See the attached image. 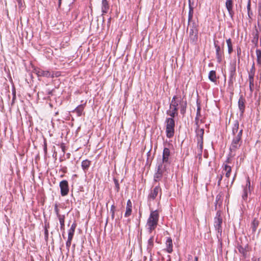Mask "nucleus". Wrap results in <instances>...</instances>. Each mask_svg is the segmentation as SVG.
Listing matches in <instances>:
<instances>
[{
  "label": "nucleus",
  "instance_id": "1",
  "mask_svg": "<svg viewBox=\"0 0 261 261\" xmlns=\"http://www.w3.org/2000/svg\"><path fill=\"white\" fill-rule=\"evenodd\" d=\"M187 102L184 101L180 97L174 96L170 103L169 109L167 111V114L171 117H174L178 115V109H180L181 114H184L186 112Z\"/></svg>",
  "mask_w": 261,
  "mask_h": 261
},
{
  "label": "nucleus",
  "instance_id": "2",
  "mask_svg": "<svg viewBox=\"0 0 261 261\" xmlns=\"http://www.w3.org/2000/svg\"><path fill=\"white\" fill-rule=\"evenodd\" d=\"M159 215L157 211L152 212L147 220L146 227L149 233L155 229L159 221Z\"/></svg>",
  "mask_w": 261,
  "mask_h": 261
},
{
  "label": "nucleus",
  "instance_id": "3",
  "mask_svg": "<svg viewBox=\"0 0 261 261\" xmlns=\"http://www.w3.org/2000/svg\"><path fill=\"white\" fill-rule=\"evenodd\" d=\"M187 32L189 34V40L190 43L193 45L197 44L198 40V29L196 24L192 23V24H189L187 28Z\"/></svg>",
  "mask_w": 261,
  "mask_h": 261
},
{
  "label": "nucleus",
  "instance_id": "4",
  "mask_svg": "<svg viewBox=\"0 0 261 261\" xmlns=\"http://www.w3.org/2000/svg\"><path fill=\"white\" fill-rule=\"evenodd\" d=\"M172 118H168L166 119V133L167 138H170L172 137L174 134V126L175 122L174 120Z\"/></svg>",
  "mask_w": 261,
  "mask_h": 261
},
{
  "label": "nucleus",
  "instance_id": "5",
  "mask_svg": "<svg viewBox=\"0 0 261 261\" xmlns=\"http://www.w3.org/2000/svg\"><path fill=\"white\" fill-rule=\"evenodd\" d=\"M242 132L243 130L240 129L238 135L236 136H234L233 138L231 146L230 147V149L231 151H235L236 149L240 147L241 144V137L242 135Z\"/></svg>",
  "mask_w": 261,
  "mask_h": 261
},
{
  "label": "nucleus",
  "instance_id": "6",
  "mask_svg": "<svg viewBox=\"0 0 261 261\" xmlns=\"http://www.w3.org/2000/svg\"><path fill=\"white\" fill-rule=\"evenodd\" d=\"M203 134V129H200L197 132V148L200 153H201L202 152Z\"/></svg>",
  "mask_w": 261,
  "mask_h": 261
},
{
  "label": "nucleus",
  "instance_id": "7",
  "mask_svg": "<svg viewBox=\"0 0 261 261\" xmlns=\"http://www.w3.org/2000/svg\"><path fill=\"white\" fill-rule=\"evenodd\" d=\"M255 66L253 63L252 67L249 72V88L251 92L254 89V75L255 73Z\"/></svg>",
  "mask_w": 261,
  "mask_h": 261
},
{
  "label": "nucleus",
  "instance_id": "8",
  "mask_svg": "<svg viewBox=\"0 0 261 261\" xmlns=\"http://www.w3.org/2000/svg\"><path fill=\"white\" fill-rule=\"evenodd\" d=\"M170 154V150L167 148H165L163 152L162 160L158 164H162L163 166L166 165V167L169 165L168 160Z\"/></svg>",
  "mask_w": 261,
  "mask_h": 261
},
{
  "label": "nucleus",
  "instance_id": "9",
  "mask_svg": "<svg viewBox=\"0 0 261 261\" xmlns=\"http://www.w3.org/2000/svg\"><path fill=\"white\" fill-rule=\"evenodd\" d=\"M166 171V165L163 166L162 164H158V171L154 175V180L158 181L164 174V172Z\"/></svg>",
  "mask_w": 261,
  "mask_h": 261
},
{
  "label": "nucleus",
  "instance_id": "10",
  "mask_svg": "<svg viewBox=\"0 0 261 261\" xmlns=\"http://www.w3.org/2000/svg\"><path fill=\"white\" fill-rule=\"evenodd\" d=\"M60 188L61 189V194L64 196L68 194L69 192V187L68 181L66 180H62L60 183Z\"/></svg>",
  "mask_w": 261,
  "mask_h": 261
},
{
  "label": "nucleus",
  "instance_id": "11",
  "mask_svg": "<svg viewBox=\"0 0 261 261\" xmlns=\"http://www.w3.org/2000/svg\"><path fill=\"white\" fill-rule=\"evenodd\" d=\"M222 223V219L221 217L220 213L219 212H217L216 216L215 218L214 226L219 232L221 231Z\"/></svg>",
  "mask_w": 261,
  "mask_h": 261
},
{
  "label": "nucleus",
  "instance_id": "12",
  "mask_svg": "<svg viewBox=\"0 0 261 261\" xmlns=\"http://www.w3.org/2000/svg\"><path fill=\"white\" fill-rule=\"evenodd\" d=\"M159 193L161 195V189L159 186H156L152 191H151L149 195L150 198L155 199Z\"/></svg>",
  "mask_w": 261,
  "mask_h": 261
},
{
  "label": "nucleus",
  "instance_id": "13",
  "mask_svg": "<svg viewBox=\"0 0 261 261\" xmlns=\"http://www.w3.org/2000/svg\"><path fill=\"white\" fill-rule=\"evenodd\" d=\"M225 6L230 16H232L233 15V0H226L225 3Z\"/></svg>",
  "mask_w": 261,
  "mask_h": 261
},
{
  "label": "nucleus",
  "instance_id": "14",
  "mask_svg": "<svg viewBox=\"0 0 261 261\" xmlns=\"http://www.w3.org/2000/svg\"><path fill=\"white\" fill-rule=\"evenodd\" d=\"M250 182L249 178H247L246 185L244 189V194L242 195V198L244 200H246L248 196V193L250 192Z\"/></svg>",
  "mask_w": 261,
  "mask_h": 261
},
{
  "label": "nucleus",
  "instance_id": "15",
  "mask_svg": "<svg viewBox=\"0 0 261 261\" xmlns=\"http://www.w3.org/2000/svg\"><path fill=\"white\" fill-rule=\"evenodd\" d=\"M214 45L216 51V56L218 62H220L222 60V52L221 50L220 46H219L216 42H214Z\"/></svg>",
  "mask_w": 261,
  "mask_h": 261
},
{
  "label": "nucleus",
  "instance_id": "16",
  "mask_svg": "<svg viewBox=\"0 0 261 261\" xmlns=\"http://www.w3.org/2000/svg\"><path fill=\"white\" fill-rule=\"evenodd\" d=\"M36 73L39 76H45L47 77H49L51 75V72L49 71H45L42 69H38L36 70Z\"/></svg>",
  "mask_w": 261,
  "mask_h": 261
},
{
  "label": "nucleus",
  "instance_id": "17",
  "mask_svg": "<svg viewBox=\"0 0 261 261\" xmlns=\"http://www.w3.org/2000/svg\"><path fill=\"white\" fill-rule=\"evenodd\" d=\"M231 172V167L225 165L223 168L222 174H225V177L227 178H229L230 176V173Z\"/></svg>",
  "mask_w": 261,
  "mask_h": 261
},
{
  "label": "nucleus",
  "instance_id": "18",
  "mask_svg": "<svg viewBox=\"0 0 261 261\" xmlns=\"http://www.w3.org/2000/svg\"><path fill=\"white\" fill-rule=\"evenodd\" d=\"M75 227L76 224L75 223H73L71 225V227L68 231V239H72L75 231Z\"/></svg>",
  "mask_w": 261,
  "mask_h": 261
},
{
  "label": "nucleus",
  "instance_id": "19",
  "mask_svg": "<svg viewBox=\"0 0 261 261\" xmlns=\"http://www.w3.org/2000/svg\"><path fill=\"white\" fill-rule=\"evenodd\" d=\"M167 250L168 253L172 251V242L170 238H168L166 242Z\"/></svg>",
  "mask_w": 261,
  "mask_h": 261
},
{
  "label": "nucleus",
  "instance_id": "20",
  "mask_svg": "<svg viewBox=\"0 0 261 261\" xmlns=\"http://www.w3.org/2000/svg\"><path fill=\"white\" fill-rule=\"evenodd\" d=\"M244 102H245L244 99L242 97H241L239 98V100L238 101V105H239V108L240 111H241L242 113H243V112L244 111V109H245Z\"/></svg>",
  "mask_w": 261,
  "mask_h": 261
},
{
  "label": "nucleus",
  "instance_id": "21",
  "mask_svg": "<svg viewBox=\"0 0 261 261\" xmlns=\"http://www.w3.org/2000/svg\"><path fill=\"white\" fill-rule=\"evenodd\" d=\"M208 79L212 82H215L217 80L216 73L214 70H211L208 74Z\"/></svg>",
  "mask_w": 261,
  "mask_h": 261
},
{
  "label": "nucleus",
  "instance_id": "22",
  "mask_svg": "<svg viewBox=\"0 0 261 261\" xmlns=\"http://www.w3.org/2000/svg\"><path fill=\"white\" fill-rule=\"evenodd\" d=\"M239 122L238 121H236L234 123V126L232 128V133L234 136H237L238 135V134L239 133L240 130H239Z\"/></svg>",
  "mask_w": 261,
  "mask_h": 261
},
{
  "label": "nucleus",
  "instance_id": "23",
  "mask_svg": "<svg viewBox=\"0 0 261 261\" xmlns=\"http://www.w3.org/2000/svg\"><path fill=\"white\" fill-rule=\"evenodd\" d=\"M101 9L103 13L107 12L109 9V5L107 0H102Z\"/></svg>",
  "mask_w": 261,
  "mask_h": 261
},
{
  "label": "nucleus",
  "instance_id": "24",
  "mask_svg": "<svg viewBox=\"0 0 261 261\" xmlns=\"http://www.w3.org/2000/svg\"><path fill=\"white\" fill-rule=\"evenodd\" d=\"M91 164V162L88 160H84L82 163V167L83 170H87Z\"/></svg>",
  "mask_w": 261,
  "mask_h": 261
},
{
  "label": "nucleus",
  "instance_id": "25",
  "mask_svg": "<svg viewBox=\"0 0 261 261\" xmlns=\"http://www.w3.org/2000/svg\"><path fill=\"white\" fill-rule=\"evenodd\" d=\"M226 43L228 47V52L229 54H231L232 52V44L231 42V40L230 38H229L226 40Z\"/></svg>",
  "mask_w": 261,
  "mask_h": 261
},
{
  "label": "nucleus",
  "instance_id": "26",
  "mask_svg": "<svg viewBox=\"0 0 261 261\" xmlns=\"http://www.w3.org/2000/svg\"><path fill=\"white\" fill-rule=\"evenodd\" d=\"M259 222L256 219H254L251 223V227L252 229V231L255 232L256 230V228L258 225Z\"/></svg>",
  "mask_w": 261,
  "mask_h": 261
},
{
  "label": "nucleus",
  "instance_id": "27",
  "mask_svg": "<svg viewBox=\"0 0 261 261\" xmlns=\"http://www.w3.org/2000/svg\"><path fill=\"white\" fill-rule=\"evenodd\" d=\"M58 219L59 220V222L61 225V229H63L64 228V220L65 216L64 215H59Z\"/></svg>",
  "mask_w": 261,
  "mask_h": 261
},
{
  "label": "nucleus",
  "instance_id": "28",
  "mask_svg": "<svg viewBox=\"0 0 261 261\" xmlns=\"http://www.w3.org/2000/svg\"><path fill=\"white\" fill-rule=\"evenodd\" d=\"M256 54L257 56V64L259 65H261V50L259 49H257L256 50Z\"/></svg>",
  "mask_w": 261,
  "mask_h": 261
},
{
  "label": "nucleus",
  "instance_id": "29",
  "mask_svg": "<svg viewBox=\"0 0 261 261\" xmlns=\"http://www.w3.org/2000/svg\"><path fill=\"white\" fill-rule=\"evenodd\" d=\"M154 238L151 237L148 241V249H151L153 246Z\"/></svg>",
  "mask_w": 261,
  "mask_h": 261
},
{
  "label": "nucleus",
  "instance_id": "30",
  "mask_svg": "<svg viewBox=\"0 0 261 261\" xmlns=\"http://www.w3.org/2000/svg\"><path fill=\"white\" fill-rule=\"evenodd\" d=\"M84 106L83 105L79 106L75 109V111L77 113L79 116L81 115L82 111H83Z\"/></svg>",
  "mask_w": 261,
  "mask_h": 261
},
{
  "label": "nucleus",
  "instance_id": "31",
  "mask_svg": "<svg viewBox=\"0 0 261 261\" xmlns=\"http://www.w3.org/2000/svg\"><path fill=\"white\" fill-rule=\"evenodd\" d=\"M193 10L192 8H190V10L189 12V17H188V24H191V21L193 18Z\"/></svg>",
  "mask_w": 261,
  "mask_h": 261
},
{
  "label": "nucleus",
  "instance_id": "32",
  "mask_svg": "<svg viewBox=\"0 0 261 261\" xmlns=\"http://www.w3.org/2000/svg\"><path fill=\"white\" fill-rule=\"evenodd\" d=\"M132 213V207H129L128 206H126V212L125 213V217H127L131 215Z\"/></svg>",
  "mask_w": 261,
  "mask_h": 261
},
{
  "label": "nucleus",
  "instance_id": "33",
  "mask_svg": "<svg viewBox=\"0 0 261 261\" xmlns=\"http://www.w3.org/2000/svg\"><path fill=\"white\" fill-rule=\"evenodd\" d=\"M60 75L59 72H51L50 77H58Z\"/></svg>",
  "mask_w": 261,
  "mask_h": 261
},
{
  "label": "nucleus",
  "instance_id": "34",
  "mask_svg": "<svg viewBox=\"0 0 261 261\" xmlns=\"http://www.w3.org/2000/svg\"><path fill=\"white\" fill-rule=\"evenodd\" d=\"M114 182L115 185V189L117 192H118L119 190V186L118 184V181L116 179H114Z\"/></svg>",
  "mask_w": 261,
  "mask_h": 261
},
{
  "label": "nucleus",
  "instance_id": "35",
  "mask_svg": "<svg viewBox=\"0 0 261 261\" xmlns=\"http://www.w3.org/2000/svg\"><path fill=\"white\" fill-rule=\"evenodd\" d=\"M115 207L114 205H112L111 206V213H112V217H114V214H115Z\"/></svg>",
  "mask_w": 261,
  "mask_h": 261
},
{
  "label": "nucleus",
  "instance_id": "36",
  "mask_svg": "<svg viewBox=\"0 0 261 261\" xmlns=\"http://www.w3.org/2000/svg\"><path fill=\"white\" fill-rule=\"evenodd\" d=\"M72 239H68L67 241L66 242V245L67 248H69L71 244Z\"/></svg>",
  "mask_w": 261,
  "mask_h": 261
},
{
  "label": "nucleus",
  "instance_id": "37",
  "mask_svg": "<svg viewBox=\"0 0 261 261\" xmlns=\"http://www.w3.org/2000/svg\"><path fill=\"white\" fill-rule=\"evenodd\" d=\"M222 174H221L220 176H218V185L219 186L220 185V183H221V181L222 180Z\"/></svg>",
  "mask_w": 261,
  "mask_h": 261
},
{
  "label": "nucleus",
  "instance_id": "38",
  "mask_svg": "<svg viewBox=\"0 0 261 261\" xmlns=\"http://www.w3.org/2000/svg\"><path fill=\"white\" fill-rule=\"evenodd\" d=\"M55 211L56 215H57L58 217H59V215H61L60 214H59V210L57 205L55 206Z\"/></svg>",
  "mask_w": 261,
  "mask_h": 261
},
{
  "label": "nucleus",
  "instance_id": "39",
  "mask_svg": "<svg viewBox=\"0 0 261 261\" xmlns=\"http://www.w3.org/2000/svg\"><path fill=\"white\" fill-rule=\"evenodd\" d=\"M238 249H239V251L240 253H243L244 252V249L243 248L240 246L239 247H238Z\"/></svg>",
  "mask_w": 261,
  "mask_h": 261
},
{
  "label": "nucleus",
  "instance_id": "40",
  "mask_svg": "<svg viewBox=\"0 0 261 261\" xmlns=\"http://www.w3.org/2000/svg\"><path fill=\"white\" fill-rule=\"evenodd\" d=\"M18 5L19 7H22V2L21 0H17Z\"/></svg>",
  "mask_w": 261,
  "mask_h": 261
},
{
  "label": "nucleus",
  "instance_id": "41",
  "mask_svg": "<svg viewBox=\"0 0 261 261\" xmlns=\"http://www.w3.org/2000/svg\"><path fill=\"white\" fill-rule=\"evenodd\" d=\"M128 206L129 207H132V203H131V201L129 200H128L127 201V206Z\"/></svg>",
  "mask_w": 261,
  "mask_h": 261
},
{
  "label": "nucleus",
  "instance_id": "42",
  "mask_svg": "<svg viewBox=\"0 0 261 261\" xmlns=\"http://www.w3.org/2000/svg\"><path fill=\"white\" fill-rule=\"evenodd\" d=\"M241 48H238L237 49V54H238V56H240L241 55Z\"/></svg>",
  "mask_w": 261,
  "mask_h": 261
},
{
  "label": "nucleus",
  "instance_id": "43",
  "mask_svg": "<svg viewBox=\"0 0 261 261\" xmlns=\"http://www.w3.org/2000/svg\"><path fill=\"white\" fill-rule=\"evenodd\" d=\"M236 173L234 175V177H233V179H232V181H231V182L230 183V185H231L233 184V181L234 180V179L236 178Z\"/></svg>",
  "mask_w": 261,
  "mask_h": 261
},
{
  "label": "nucleus",
  "instance_id": "44",
  "mask_svg": "<svg viewBox=\"0 0 261 261\" xmlns=\"http://www.w3.org/2000/svg\"><path fill=\"white\" fill-rule=\"evenodd\" d=\"M258 20H261V11L259 12V15H258Z\"/></svg>",
  "mask_w": 261,
  "mask_h": 261
},
{
  "label": "nucleus",
  "instance_id": "45",
  "mask_svg": "<svg viewBox=\"0 0 261 261\" xmlns=\"http://www.w3.org/2000/svg\"><path fill=\"white\" fill-rule=\"evenodd\" d=\"M195 261H198V257L197 256L195 257Z\"/></svg>",
  "mask_w": 261,
  "mask_h": 261
},
{
  "label": "nucleus",
  "instance_id": "46",
  "mask_svg": "<svg viewBox=\"0 0 261 261\" xmlns=\"http://www.w3.org/2000/svg\"><path fill=\"white\" fill-rule=\"evenodd\" d=\"M61 1V0H59V2H60V1Z\"/></svg>",
  "mask_w": 261,
  "mask_h": 261
}]
</instances>
